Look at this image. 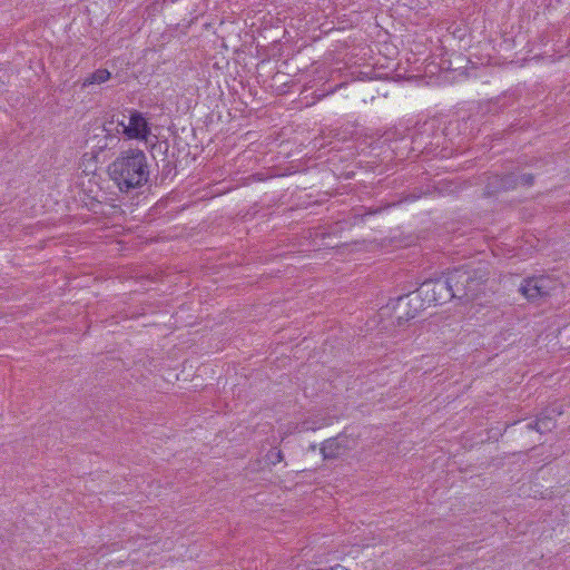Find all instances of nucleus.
<instances>
[{
    "mask_svg": "<svg viewBox=\"0 0 570 570\" xmlns=\"http://www.w3.org/2000/svg\"><path fill=\"white\" fill-rule=\"evenodd\" d=\"M108 174L121 191L139 188L149 178L147 157L140 149L122 151L109 165Z\"/></svg>",
    "mask_w": 570,
    "mask_h": 570,
    "instance_id": "f257e3e1",
    "label": "nucleus"
},
{
    "mask_svg": "<svg viewBox=\"0 0 570 570\" xmlns=\"http://www.w3.org/2000/svg\"><path fill=\"white\" fill-rule=\"evenodd\" d=\"M488 275L485 267H474L471 264L453 267L446 273L451 295L466 302L475 299L483 291Z\"/></svg>",
    "mask_w": 570,
    "mask_h": 570,
    "instance_id": "f03ea898",
    "label": "nucleus"
},
{
    "mask_svg": "<svg viewBox=\"0 0 570 570\" xmlns=\"http://www.w3.org/2000/svg\"><path fill=\"white\" fill-rule=\"evenodd\" d=\"M558 287V282L550 276L540 275L523 279L520 292L529 302L541 303Z\"/></svg>",
    "mask_w": 570,
    "mask_h": 570,
    "instance_id": "7ed1b4c3",
    "label": "nucleus"
},
{
    "mask_svg": "<svg viewBox=\"0 0 570 570\" xmlns=\"http://www.w3.org/2000/svg\"><path fill=\"white\" fill-rule=\"evenodd\" d=\"M417 291L429 303L442 304L453 298L446 276L435 281H425Z\"/></svg>",
    "mask_w": 570,
    "mask_h": 570,
    "instance_id": "20e7f679",
    "label": "nucleus"
},
{
    "mask_svg": "<svg viewBox=\"0 0 570 570\" xmlns=\"http://www.w3.org/2000/svg\"><path fill=\"white\" fill-rule=\"evenodd\" d=\"M436 137L435 125L433 122L425 121L421 124L412 135V150L424 153L431 150L433 147H438L439 142L434 141Z\"/></svg>",
    "mask_w": 570,
    "mask_h": 570,
    "instance_id": "39448f33",
    "label": "nucleus"
},
{
    "mask_svg": "<svg viewBox=\"0 0 570 570\" xmlns=\"http://www.w3.org/2000/svg\"><path fill=\"white\" fill-rule=\"evenodd\" d=\"M118 126L122 127V132L130 139L147 140L150 135V126L147 119L137 110L130 112L128 125L121 120L118 121Z\"/></svg>",
    "mask_w": 570,
    "mask_h": 570,
    "instance_id": "423d86ee",
    "label": "nucleus"
},
{
    "mask_svg": "<svg viewBox=\"0 0 570 570\" xmlns=\"http://www.w3.org/2000/svg\"><path fill=\"white\" fill-rule=\"evenodd\" d=\"M544 40V38H539ZM543 43L544 50L533 56V58H549L551 61H556L562 57L570 55V38H546Z\"/></svg>",
    "mask_w": 570,
    "mask_h": 570,
    "instance_id": "0eeeda50",
    "label": "nucleus"
},
{
    "mask_svg": "<svg viewBox=\"0 0 570 570\" xmlns=\"http://www.w3.org/2000/svg\"><path fill=\"white\" fill-rule=\"evenodd\" d=\"M517 186L518 178L512 173L504 175L491 174L487 177L484 195L491 196L503 190L513 189Z\"/></svg>",
    "mask_w": 570,
    "mask_h": 570,
    "instance_id": "6e6552de",
    "label": "nucleus"
},
{
    "mask_svg": "<svg viewBox=\"0 0 570 570\" xmlns=\"http://www.w3.org/2000/svg\"><path fill=\"white\" fill-rule=\"evenodd\" d=\"M347 450L346 439L331 438L325 440L321 446V453L324 460L337 459Z\"/></svg>",
    "mask_w": 570,
    "mask_h": 570,
    "instance_id": "1a4fd4ad",
    "label": "nucleus"
},
{
    "mask_svg": "<svg viewBox=\"0 0 570 570\" xmlns=\"http://www.w3.org/2000/svg\"><path fill=\"white\" fill-rule=\"evenodd\" d=\"M527 428L542 434L552 431L556 428V421L550 415L541 414L535 421L528 423Z\"/></svg>",
    "mask_w": 570,
    "mask_h": 570,
    "instance_id": "9d476101",
    "label": "nucleus"
},
{
    "mask_svg": "<svg viewBox=\"0 0 570 570\" xmlns=\"http://www.w3.org/2000/svg\"><path fill=\"white\" fill-rule=\"evenodd\" d=\"M110 77H111V73L107 69H98L85 79L83 87H87V86L94 85V83H98V85L104 83L107 80H109Z\"/></svg>",
    "mask_w": 570,
    "mask_h": 570,
    "instance_id": "9b49d317",
    "label": "nucleus"
},
{
    "mask_svg": "<svg viewBox=\"0 0 570 570\" xmlns=\"http://www.w3.org/2000/svg\"><path fill=\"white\" fill-rule=\"evenodd\" d=\"M267 456L272 464L279 463L284 459L282 451L277 449L269 451Z\"/></svg>",
    "mask_w": 570,
    "mask_h": 570,
    "instance_id": "f8f14e48",
    "label": "nucleus"
},
{
    "mask_svg": "<svg viewBox=\"0 0 570 570\" xmlns=\"http://www.w3.org/2000/svg\"><path fill=\"white\" fill-rule=\"evenodd\" d=\"M518 185L532 186L534 183V176L532 174H523L521 176H517Z\"/></svg>",
    "mask_w": 570,
    "mask_h": 570,
    "instance_id": "ddd939ff",
    "label": "nucleus"
},
{
    "mask_svg": "<svg viewBox=\"0 0 570 570\" xmlns=\"http://www.w3.org/2000/svg\"><path fill=\"white\" fill-rule=\"evenodd\" d=\"M382 208L381 207H377V208H368L364 214H360L357 213V210L355 209L354 210V219H357L360 218L361 220H363L364 216L366 215H374V214H379L381 213Z\"/></svg>",
    "mask_w": 570,
    "mask_h": 570,
    "instance_id": "4468645a",
    "label": "nucleus"
},
{
    "mask_svg": "<svg viewBox=\"0 0 570 570\" xmlns=\"http://www.w3.org/2000/svg\"><path fill=\"white\" fill-rule=\"evenodd\" d=\"M297 429H298V432H304V431H309V430L315 431L317 428L314 425H309V422L305 421Z\"/></svg>",
    "mask_w": 570,
    "mask_h": 570,
    "instance_id": "2eb2a0df",
    "label": "nucleus"
},
{
    "mask_svg": "<svg viewBox=\"0 0 570 570\" xmlns=\"http://www.w3.org/2000/svg\"><path fill=\"white\" fill-rule=\"evenodd\" d=\"M514 40H515L514 38H504V40H503V45H504L505 47H511V46H513V45H514Z\"/></svg>",
    "mask_w": 570,
    "mask_h": 570,
    "instance_id": "dca6fc26",
    "label": "nucleus"
},
{
    "mask_svg": "<svg viewBox=\"0 0 570 570\" xmlns=\"http://www.w3.org/2000/svg\"><path fill=\"white\" fill-rule=\"evenodd\" d=\"M176 0H164L165 3H174Z\"/></svg>",
    "mask_w": 570,
    "mask_h": 570,
    "instance_id": "f3484780",
    "label": "nucleus"
}]
</instances>
